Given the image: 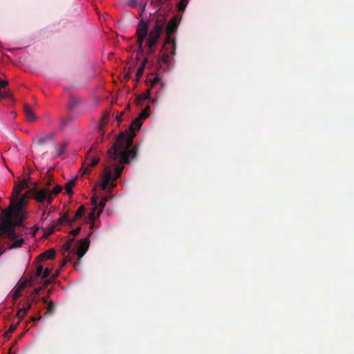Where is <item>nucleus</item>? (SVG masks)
<instances>
[{
    "label": "nucleus",
    "mask_w": 354,
    "mask_h": 354,
    "mask_svg": "<svg viewBox=\"0 0 354 354\" xmlns=\"http://www.w3.org/2000/svg\"><path fill=\"white\" fill-rule=\"evenodd\" d=\"M144 71H142L141 68H138L136 75V81L138 82H139L140 79L141 78L142 75H143Z\"/></svg>",
    "instance_id": "obj_33"
},
{
    "label": "nucleus",
    "mask_w": 354,
    "mask_h": 354,
    "mask_svg": "<svg viewBox=\"0 0 354 354\" xmlns=\"http://www.w3.org/2000/svg\"><path fill=\"white\" fill-rule=\"evenodd\" d=\"M20 187H21L22 190L26 189L28 187V181L26 180H23L22 181L19 183Z\"/></svg>",
    "instance_id": "obj_38"
},
{
    "label": "nucleus",
    "mask_w": 354,
    "mask_h": 354,
    "mask_svg": "<svg viewBox=\"0 0 354 354\" xmlns=\"http://www.w3.org/2000/svg\"><path fill=\"white\" fill-rule=\"evenodd\" d=\"M141 4V0H129L128 5L132 8H137Z\"/></svg>",
    "instance_id": "obj_30"
},
{
    "label": "nucleus",
    "mask_w": 354,
    "mask_h": 354,
    "mask_svg": "<svg viewBox=\"0 0 354 354\" xmlns=\"http://www.w3.org/2000/svg\"><path fill=\"white\" fill-rule=\"evenodd\" d=\"M41 318V316H37V317H31L30 318V321L29 322H36V321H38V320H40Z\"/></svg>",
    "instance_id": "obj_45"
},
{
    "label": "nucleus",
    "mask_w": 354,
    "mask_h": 354,
    "mask_svg": "<svg viewBox=\"0 0 354 354\" xmlns=\"http://www.w3.org/2000/svg\"><path fill=\"white\" fill-rule=\"evenodd\" d=\"M141 119L137 118L129 126V132L124 131L117 137L113 145L108 150L107 154L114 163L129 164L130 160L135 159L138 154V147L133 146V139L136 136V130L141 126Z\"/></svg>",
    "instance_id": "obj_1"
},
{
    "label": "nucleus",
    "mask_w": 354,
    "mask_h": 354,
    "mask_svg": "<svg viewBox=\"0 0 354 354\" xmlns=\"http://www.w3.org/2000/svg\"><path fill=\"white\" fill-rule=\"evenodd\" d=\"M25 315H24V313H19V310L17 311V314H16V316L19 318V321H18V322H17V323H19H19L22 321V319H24V316H25Z\"/></svg>",
    "instance_id": "obj_40"
},
{
    "label": "nucleus",
    "mask_w": 354,
    "mask_h": 354,
    "mask_svg": "<svg viewBox=\"0 0 354 354\" xmlns=\"http://www.w3.org/2000/svg\"><path fill=\"white\" fill-rule=\"evenodd\" d=\"M55 257V251L53 249H50L41 254H40L37 258V262L41 261L44 259H53Z\"/></svg>",
    "instance_id": "obj_13"
},
{
    "label": "nucleus",
    "mask_w": 354,
    "mask_h": 354,
    "mask_svg": "<svg viewBox=\"0 0 354 354\" xmlns=\"http://www.w3.org/2000/svg\"><path fill=\"white\" fill-rule=\"evenodd\" d=\"M41 290V287L35 288L34 290L32 292V295H35L37 296V295L39 294Z\"/></svg>",
    "instance_id": "obj_44"
},
{
    "label": "nucleus",
    "mask_w": 354,
    "mask_h": 354,
    "mask_svg": "<svg viewBox=\"0 0 354 354\" xmlns=\"http://www.w3.org/2000/svg\"><path fill=\"white\" fill-rule=\"evenodd\" d=\"M6 96H7V94H6V93H5V94H3V93L0 94V97H1V98H2V97H6Z\"/></svg>",
    "instance_id": "obj_49"
},
{
    "label": "nucleus",
    "mask_w": 354,
    "mask_h": 354,
    "mask_svg": "<svg viewBox=\"0 0 354 354\" xmlns=\"http://www.w3.org/2000/svg\"><path fill=\"white\" fill-rule=\"evenodd\" d=\"M90 244L88 238H85L80 241V245L77 251V255L79 259L84 257L85 253L87 252Z\"/></svg>",
    "instance_id": "obj_11"
},
{
    "label": "nucleus",
    "mask_w": 354,
    "mask_h": 354,
    "mask_svg": "<svg viewBox=\"0 0 354 354\" xmlns=\"http://www.w3.org/2000/svg\"><path fill=\"white\" fill-rule=\"evenodd\" d=\"M143 53H144L143 47L142 46L138 47V49L137 50V58L138 57L140 54H143Z\"/></svg>",
    "instance_id": "obj_46"
},
{
    "label": "nucleus",
    "mask_w": 354,
    "mask_h": 354,
    "mask_svg": "<svg viewBox=\"0 0 354 354\" xmlns=\"http://www.w3.org/2000/svg\"><path fill=\"white\" fill-rule=\"evenodd\" d=\"M64 221L63 220H62L61 217L56 221V223L55 225H53V226H56L57 227V230H59V227L60 225H62V223H64Z\"/></svg>",
    "instance_id": "obj_39"
},
{
    "label": "nucleus",
    "mask_w": 354,
    "mask_h": 354,
    "mask_svg": "<svg viewBox=\"0 0 354 354\" xmlns=\"http://www.w3.org/2000/svg\"><path fill=\"white\" fill-rule=\"evenodd\" d=\"M148 21H145L142 19L140 20L136 30V35L138 37L137 44L138 47L142 46L144 39L148 34L149 28Z\"/></svg>",
    "instance_id": "obj_7"
},
{
    "label": "nucleus",
    "mask_w": 354,
    "mask_h": 354,
    "mask_svg": "<svg viewBox=\"0 0 354 354\" xmlns=\"http://www.w3.org/2000/svg\"><path fill=\"white\" fill-rule=\"evenodd\" d=\"M145 10V8H142V10H141V12H140L139 15L141 16L142 12H144Z\"/></svg>",
    "instance_id": "obj_50"
},
{
    "label": "nucleus",
    "mask_w": 354,
    "mask_h": 354,
    "mask_svg": "<svg viewBox=\"0 0 354 354\" xmlns=\"http://www.w3.org/2000/svg\"><path fill=\"white\" fill-rule=\"evenodd\" d=\"M171 46H169L167 48H165L164 46L161 50V56L158 59L159 64H167L169 62V54L174 56L171 53Z\"/></svg>",
    "instance_id": "obj_12"
},
{
    "label": "nucleus",
    "mask_w": 354,
    "mask_h": 354,
    "mask_svg": "<svg viewBox=\"0 0 354 354\" xmlns=\"http://www.w3.org/2000/svg\"><path fill=\"white\" fill-rule=\"evenodd\" d=\"M46 219V211H43L42 214H41V221H44Z\"/></svg>",
    "instance_id": "obj_47"
},
{
    "label": "nucleus",
    "mask_w": 354,
    "mask_h": 354,
    "mask_svg": "<svg viewBox=\"0 0 354 354\" xmlns=\"http://www.w3.org/2000/svg\"><path fill=\"white\" fill-rule=\"evenodd\" d=\"M73 241V239H68V241L65 242L62 246V249L65 252H69L71 248V244Z\"/></svg>",
    "instance_id": "obj_27"
},
{
    "label": "nucleus",
    "mask_w": 354,
    "mask_h": 354,
    "mask_svg": "<svg viewBox=\"0 0 354 354\" xmlns=\"http://www.w3.org/2000/svg\"><path fill=\"white\" fill-rule=\"evenodd\" d=\"M21 190L22 189L21 187H20L19 183H16L13 189V194L15 195V197L16 198H17L19 196Z\"/></svg>",
    "instance_id": "obj_28"
},
{
    "label": "nucleus",
    "mask_w": 354,
    "mask_h": 354,
    "mask_svg": "<svg viewBox=\"0 0 354 354\" xmlns=\"http://www.w3.org/2000/svg\"><path fill=\"white\" fill-rule=\"evenodd\" d=\"M32 308L31 302H28L26 306H24L22 308L19 309V313H24V315H26L28 310Z\"/></svg>",
    "instance_id": "obj_29"
},
{
    "label": "nucleus",
    "mask_w": 354,
    "mask_h": 354,
    "mask_svg": "<svg viewBox=\"0 0 354 354\" xmlns=\"http://www.w3.org/2000/svg\"><path fill=\"white\" fill-rule=\"evenodd\" d=\"M57 230L56 226L50 225L49 227L43 229L44 235L45 237H48L52 234H53Z\"/></svg>",
    "instance_id": "obj_20"
},
{
    "label": "nucleus",
    "mask_w": 354,
    "mask_h": 354,
    "mask_svg": "<svg viewBox=\"0 0 354 354\" xmlns=\"http://www.w3.org/2000/svg\"><path fill=\"white\" fill-rule=\"evenodd\" d=\"M109 198L104 197L102 198L99 203L100 208L98 209V197L97 196H94L92 198L91 203L93 205V208L92 212L89 214V218L91 220L95 219V214H97V216H99L100 214L102 212L103 209L104 208L106 202L108 201Z\"/></svg>",
    "instance_id": "obj_6"
},
{
    "label": "nucleus",
    "mask_w": 354,
    "mask_h": 354,
    "mask_svg": "<svg viewBox=\"0 0 354 354\" xmlns=\"http://www.w3.org/2000/svg\"><path fill=\"white\" fill-rule=\"evenodd\" d=\"M21 296V291L15 289L12 294V299L14 300H17Z\"/></svg>",
    "instance_id": "obj_34"
},
{
    "label": "nucleus",
    "mask_w": 354,
    "mask_h": 354,
    "mask_svg": "<svg viewBox=\"0 0 354 354\" xmlns=\"http://www.w3.org/2000/svg\"><path fill=\"white\" fill-rule=\"evenodd\" d=\"M8 82L6 80H0V90L5 88L8 85Z\"/></svg>",
    "instance_id": "obj_42"
},
{
    "label": "nucleus",
    "mask_w": 354,
    "mask_h": 354,
    "mask_svg": "<svg viewBox=\"0 0 354 354\" xmlns=\"http://www.w3.org/2000/svg\"><path fill=\"white\" fill-rule=\"evenodd\" d=\"M70 261V259H64L63 260V263H62V266H64L65 264L66 263L67 261Z\"/></svg>",
    "instance_id": "obj_48"
},
{
    "label": "nucleus",
    "mask_w": 354,
    "mask_h": 354,
    "mask_svg": "<svg viewBox=\"0 0 354 354\" xmlns=\"http://www.w3.org/2000/svg\"><path fill=\"white\" fill-rule=\"evenodd\" d=\"M68 145L66 141H63L59 144L58 149H56V156H60L65 153V149Z\"/></svg>",
    "instance_id": "obj_17"
},
{
    "label": "nucleus",
    "mask_w": 354,
    "mask_h": 354,
    "mask_svg": "<svg viewBox=\"0 0 354 354\" xmlns=\"http://www.w3.org/2000/svg\"><path fill=\"white\" fill-rule=\"evenodd\" d=\"M49 283H50V282H49V281H45V284H46V285H48Z\"/></svg>",
    "instance_id": "obj_53"
},
{
    "label": "nucleus",
    "mask_w": 354,
    "mask_h": 354,
    "mask_svg": "<svg viewBox=\"0 0 354 354\" xmlns=\"http://www.w3.org/2000/svg\"><path fill=\"white\" fill-rule=\"evenodd\" d=\"M27 194H23L16 202L12 200L8 207L2 211L0 216V236H5L10 240H15L19 235L15 227L21 226L26 218L24 207L27 205Z\"/></svg>",
    "instance_id": "obj_2"
},
{
    "label": "nucleus",
    "mask_w": 354,
    "mask_h": 354,
    "mask_svg": "<svg viewBox=\"0 0 354 354\" xmlns=\"http://www.w3.org/2000/svg\"><path fill=\"white\" fill-rule=\"evenodd\" d=\"M34 198L39 203L44 202L46 200L48 205H50L52 203V197L50 196L49 190L48 189H41L40 191L35 190Z\"/></svg>",
    "instance_id": "obj_10"
},
{
    "label": "nucleus",
    "mask_w": 354,
    "mask_h": 354,
    "mask_svg": "<svg viewBox=\"0 0 354 354\" xmlns=\"http://www.w3.org/2000/svg\"><path fill=\"white\" fill-rule=\"evenodd\" d=\"M157 84H160L161 88H164L165 84L163 82L161 81L160 78L158 77H155L153 79L150 80L149 86L150 87L147 93L139 95L136 97V102L137 104H140L144 100L149 98L150 95V91L152 88H153Z\"/></svg>",
    "instance_id": "obj_8"
},
{
    "label": "nucleus",
    "mask_w": 354,
    "mask_h": 354,
    "mask_svg": "<svg viewBox=\"0 0 354 354\" xmlns=\"http://www.w3.org/2000/svg\"><path fill=\"white\" fill-rule=\"evenodd\" d=\"M75 185V180H71L68 181L65 185V189L67 194L71 195L73 194V187Z\"/></svg>",
    "instance_id": "obj_18"
},
{
    "label": "nucleus",
    "mask_w": 354,
    "mask_h": 354,
    "mask_svg": "<svg viewBox=\"0 0 354 354\" xmlns=\"http://www.w3.org/2000/svg\"><path fill=\"white\" fill-rule=\"evenodd\" d=\"M163 24L159 22H156L153 28L149 32V36L147 40V46L149 48V54L153 53V48L160 39Z\"/></svg>",
    "instance_id": "obj_5"
},
{
    "label": "nucleus",
    "mask_w": 354,
    "mask_h": 354,
    "mask_svg": "<svg viewBox=\"0 0 354 354\" xmlns=\"http://www.w3.org/2000/svg\"><path fill=\"white\" fill-rule=\"evenodd\" d=\"M43 274V266L41 265H37L35 273L32 274L33 277V281L36 280L38 277H42Z\"/></svg>",
    "instance_id": "obj_22"
},
{
    "label": "nucleus",
    "mask_w": 354,
    "mask_h": 354,
    "mask_svg": "<svg viewBox=\"0 0 354 354\" xmlns=\"http://www.w3.org/2000/svg\"><path fill=\"white\" fill-rule=\"evenodd\" d=\"M33 282V277L30 276L28 279H25L22 282H19L17 285L16 289L21 291L26 286H31Z\"/></svg>",
    "instance_id": "obj_16"
},
{
    "label": "nucleus",
    "mask_w": 354,
    "mask_h": 354,
    "mask_svg": "<svg viewBox=\"0 0 354 354\" xmlns=\"http://www.w3.org/2000/svg\"><path fill=\"white\" fill-rule=\"evenodd\" d=\"M51 272V270L46 268L44 270H43V274H42V277L41 278L42 279H44V278H46L47 277H48L50 275Z\"/></svg>",
    "instance_id": "obj_37"
},
{
    "label": "nucleus",
    "mask_w": 354,
    "mask_h": 354,
    "mask_svg": "<svg viewBox=\"0 0 354 354\" xmlns=\"http://www.w3.org/2000/svg\"><path fill=\"white\" fill-rule=\"evenodd\" d=\"M149 106L145 107L140 113L139 117L141 120H144L149 116Z\"/></svg>",
    "instance_id": "obj_26"
},
{
    "label": "nucleus",
    "mask_w": 354,
    "mask_h": 354,
    "mask_svg": "<svg viewBox=\"0 0 354 354\" xmlns=\"http://www.w3.org/2000/svg\"><path fill=\"white\" fill-rule=\"evenodd\" d=\"M55 138L53 133H48L44 136H37L32 139L31 148L38 149L39 147L48 144L50 141L53 140Z\"/></svg>",
    "instance_id": "obj_9"
},
{
    "label": "nucleus",
    "mask_w": 354,
    "mask_h": 354,
    "mask_svg": "<svg viewBox=\"0 0 354 354\" xmlns=\"http://www.w3.org/2000/svg\"><path fill=\"white\" fill-rule=\"evenodd\" d=\"M178 26V21L177 17H175L169 20L166 27V38L164 42V48H167L169 46H171V53L173 55H176V39L172 35L177 30Z\"/></svg>",
    "instance_id": "obj_4"
},
{
    "label": "nucleus",
    "mask_w": 354,
    "mask_h": 354,
    "mask_svg": "<svg viewBox=\"0 0 354 354\" xmlns=\"http://www.w3.org/2000/svg\"><path fill=\"white\" fill-rule=\"evenodd\" d=\"M18 325L19 323L12 324L8 330L4 333V336L7 338H10L11 334L17 329Z\"/></svg>",
    "instance_id": "obj_23"
},
{
    "label": "nucleus",
    "mask_w": 354,
    "mask_h": 354,
    "mask_svg": "<svg viewBox=\"0 0 354 354\" xmlns=\"http://www.w3.org/2000/svg\"><path fill=\"white\" fill-rule=\"evenodd\" d=\"M84 211H85V207L84 205H80L77 212H75V219L76 218H81L84 213Z\"/></svg>",
    "instance_id": "obj_25"
},
{
    "label": "nucleus",
    "mask_w": 354,
    "mask_h": 354,
    "mask_svg": "<svg viewBox=\"0 0 354 354\" xmlns=\"http://www.w3.org/2000/svg\"><path fill=\"white\" fill-rule=\"evenodd\" d=\"M24 333H21L20 335L19 336V339L22 338L24 337Z\"/></svg>",
    "instance_id": "obj_51"
},
{
    "label": "nucleus",
    "mask_w": 354,
    "mask_h": 354,
    "mask_svg": "<svg viewBox=\"0 0 354 354\" xmlns=\"http://www.w3.org/2000/svg\"><path fill=\"white\" fill-rule=\"evenodd\" d=\"M24 111L28 122H32L36 121L37 117L28 104H24Z\"/></svg>",
    "instance_id": "obj_14"
},
{
    "label": "nucleus",
    "mask_w": 354,
    "mask_h": 354,
    "mask_svg": "<svg viewBox=\"0 0 354 354\" xmlns=\"http://www.w3.org/2000/svg\"><path fill=\"white\" fill-rule=\"evenodd\" d=\"M62 220H63L64 222H67L69 223L70 225H71L75 221V218L70 219L69 216L68 214H65L63 216L61 217Z\"/></svg>",
    "instance_id": "obj_32"
},
{
    "label": "nucleus",
    "mask_w": 354,
    "mask_h": 354,
    "mask_svg": "<svg viewBox=\"0 0 354 354\" xmlns=\"http://www.w3.org/2000/svg\"><path fill=\"white\" fill-rule=\"evenodd\" d=\"M74 266H75V267L76 268V267H77V263H75L74 264Z\"/></svg>",
    "instance_id": "obj_54"
},
{
    "label": "nucleus",
    "mask_w": 354,
    "mask_h": 354,
    "mask_svg": "<svg viewBox=\"0 0 354 354\" xmlns=\"http://www.w3.org/2000/svg\"><path fill=\"white\" fill-rule=\"evenodd\" d=\"M123 169V166L115 165V176H113L112 174V171L111 169H106L102 177V189L104 190L108 189V191L111 192L115 186V184L113 183V181H115L118 178H119L121 176Z\"/></svg>",
    "instance_id": "obj_3"
},
{
    "label": "nucleus",
    "mask_w": 354,
    "mask_h": 354,
    "mask_svg": "<svg viewBox=\"0 0 354 354\" xmlns=\"http://www.w3.org/2000/svg\"><path fill=\"white\" fill-rule=\"evenodd\" d=\"M55 304L53 301H50L48 303L47 309H46V313L49 315H53L55 313Z\"/></svg>",
    "instance_id": "obj_24"
},
{
    "label": "nucleus",
    "mask_w": 354,
    "mask_h": 354,
    "mask_svg": "<svg viewBox=\"0 0 354 354\" xmlns=\"http://www.w3.org/2000/svg\"><path fill=\"white\" fill-rule=\"evenodd\" d=\"M151 3H153V0L151 1Z\"/></svg>",
    "instance_id": "obj_55"
},
{
    "label": "nucleus",
    "mask_w": 354,
    "mask_h": 354,
    "mask_svg": "<svg viewBox=\"0 0 354 354\" xmlns=\"http://www.w3.org/2000/svg\"><path fill=\"white\" fill-rule=\"evenodd\" d=\"M24 243V239L21 238L15 241L11 245H10L8 248V249H14L17 248H20Z\"/></svg>",
    "instance_id": "obj_19"
},
{
    "label": "nucleus",
    "mask_w": 354,
    "mask_h": 354,
    "mask_svg": "<svg viewBox=\"0 0 354 354\" xmlns=\"http://www.w3.org/2000/svg\"><path fill=\"white\" fill-rule=\"evenodd\" d=\"M62 190V187L60 186V185H57L55 186L53 190H52V194H58L59 193L61 192V191Z\"/></svg>",
    "instance_id": "obj_35"
},
{
    "label": "nucleus",
    "mask_w": 354,
    "mask_h": 354,
    "mask_svg": "<svg viewBox=\"0 0 354 354\" xmlns=\"http://www.w3.org/2000/svg\"><path fill=\"white\" fill-rule=\"evenodd\" d=\"M80 103L81 100L80 98L74 95H70L68 107L69 109L72 110L78 106Z\"/></svg>",
    "instance_id": "obj_15"
},
{
    "label": "nucleus",
    "mask_w": 354,
    "mask_h": 354,
    "mask_svg": "<svg viewBox=\"0 0 354 354\" xmlns=\"http://www.w3.org/2000/svg\"><path fill=\"white\" fill-rule=\"evenodd\" d=\"M80 231H81V227H77L75 229L71 230L70 232V234L75 236L77 235L80 232Z\"/></svg>",
    "instance_id": "obj_36"
},
{
    "label": "nucleus",
    "mask_w": 354,
    "mask_h": 354,
    "mask_svg": "<svg viewBox=\"0 0 354 354\" xmlns=\"http://www.w3.org/2000/svg\"><path fill=\"white\" fill-rule=\"evenodd\" d=\"M36 295H32V293L29 295L28 298V302H31V304L32 302H34L36 299Z\"/></svg>",
    "instance_id": "obj_43"
},
{
    "label": "nucleus",
    "mask_w": 354,
    "mask_h": 354,
    "mask_svg": "<svg viewBox=\"0 0 354 354\" xmlns=\"http://www.w3.org/2000/svg\"><path fill=\"white\" fill-rule=\"evenodd\" d=\"M99 162V158H93L91 160V162L88 164L87 167L85 168L84 174L88 173L90 171V168L95 167Z\"/></svg>",
    "instance_id": "obj_21"
},
{
    "label": "nucleus",
    "mask_w": 354,
    "mask_h": 354,
    "mask_svg": "<svg viewBox=\"0 0 354 354\" xmlns=\"http://www.w3.org/2000/svg\"><path fill=\"white\" fill-rule=\"evenodd\" d=\"M42 299H43V301L44 303H47V298L46 297H44Z\"/></svg>",
    "instance_id": "obj_52"
},
{
    "label": "nucleus",
    "mask_w": 354,
    "mask_h": 354,
    "mask_svg": "<svg viewBox=\"0 0 354 354\" xmlns=\"http://www.w3.org/2000/svg\"><path fill=\"white\" fill-rule=\"evenodd\" d=\"M147 58H145V59L142 60V63H141L140 66L138 67V68H141V69H142V71H144L145 68V65H146V64H147Z\"/></svg>",
    "instance_id": "obj_41"
},
{
    "label": "nucleus",
    "mask_w": 354,
    "mask_h": 354,
    "mask_svg": "<svg viewBox=\"0 0 354 354\" xmlns=\"http://www.w3.org/2000/svg\"><path fill=\"white\" fill-rule=\"evenodd\" d=\"M188 1L187 0H180V1L178 3V7L179 11H184L185 9Z\"/></svg>",
    "instance_id": "obj_31"
}]
</instances>
